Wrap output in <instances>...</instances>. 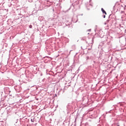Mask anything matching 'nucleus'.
<instances>
[{
	"instance_id": "obj_2",
	"label": "nucleus",
	"mask_w": 126,
	"mask_h": 126,
	"mask_svg": "<svg viewBox=\"0 0 126 126\" xmlns=\"http://www.w3.org/2000/svg\"><path fill=\"white\" fill-rule=\"evenodd\" d=\"M106 17V16L105 15H104V18H105Z\"/></svg>"
},
{
	"instance_id": "obj_1",
	"label": "nucleus",
	"mask_w": 126,
	"mask_h": 126,
	"mask_svg": "<svg viewBox=\"0 0 126 126\" xmlns=\"http://www.w3.org/2000/svg\"><path fill=\"white\" fill-rule=\"evenodd\" d=\"M101 11L103 12V13H105V15H107V12L103 9V8H101Z\"/></svg>"
}]
</instances>
